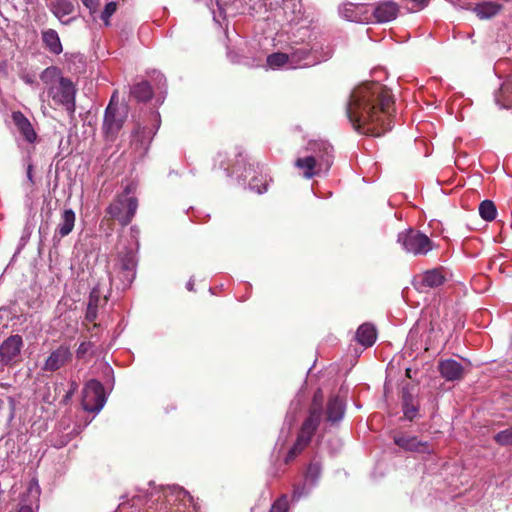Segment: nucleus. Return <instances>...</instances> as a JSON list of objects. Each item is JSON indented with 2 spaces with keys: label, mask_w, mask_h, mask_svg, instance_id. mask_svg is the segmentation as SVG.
<instances>
[{
  "label": "nucleus",
  "mask_w": 512,
  "mask_h": 512,
  "mask_svg": "<svg viewBox=\"0 0 512 512\" xmlns=\"http://www.w3.org/2000/svg\"><path fill=\"white\" fill-rule=\"evenodd\" d=\"M392 104V96L380 83L366 82L352 91L346 114L356 131L378 137L391 130Z\"/></svg>",
  "instance_id": "nucleus-1"
},
{
  "label": "nucleus",
  "mask_w": 512,
  "mask_h": 512,
  "mask_svg": "<svg viewBox=\"0 0 512 512\" xmlns=\"http://www.w3.org/2000/svg\"><path fill=\"white\" fill-rule=\"evenodd\" d=\"M288 55L290 68H305L330 59L333 49L314 28L301 26L293 32Z\"/></svg>",
  "instance_id": "nucleus-2"
},
{
  "label": "nucleus",
  "mask_w": 512,
  "mask_h": 512,
  "mask_svg": "<svg viewBox=\"0 0 512 512\" xmlns=\"http://www.w3.org/2000/svg\"><path fill=\"white\" fill-rule=\"evenodd\" d=\"M40 79L47 86V93L52 101L63 106L69 115H74L77 88L72 80L64 77L56 66L45 68L40 74Z\"/></svg>",
  "instance_id": "nucleus-3"
},
{
  "label": "nucleus",
  "mask_w": 512,
  "mask_h": 512,
  "mask_svg": "<svg viewBox=\"0 0 512 512\" xmlns=\"http://www.w3.org/2000/svg\"><path fill=\"white\" fill-rule=\"evenodd\" d=\"M308 150L309 155L296 159L295 167L302 171L306 179L327 175L333 164V147L326 141H315L309 144Z\"/></svg>",
  "instance_id": "nucleus-4"
},
{
  "label": "nucleus",
  "mask_w": 512,
  "mask_h": 512,
  "mask_svg": "<svg viewBox=\"0 0 512 512\" xmlns=\"http://www.w3.org/2000/svg\"><path fill=\"white\" fill-rule=\"evenodd\" d=\"M322 393L317 391L313 397V404L309 412V416L302 424L297 440L288 451L285 463L288 464L299 454L311 441L314 432L318 428L322 417Z\"/></svg>",
  "instance_id": "nucleus-5"
},
{
  "label": "nucleus",
  "mask_w": 512,
  "mask_h": 512,
  "mask_svg": "<svg viewBox=\"0 0 512 512\" xmlns=\"http://www.w3.org/2000/svg\"><path fill=\"white\" fill-rule=\"evenodd\" d=\"M135 191L134 183L127 184L107 208V213L117 219L122 226H127L136 214L138 200L134 196Z\"/></svg>",
  "instance_id": "nucleus-6"
},
{
  "label": "nucleus",
  "mask_w": 512,
  "mask_h": 512,
  "mask_svg": "<svg viewBox=\"0 0 512 512\" xmlns=\"http://www.w3.org/2000/svg\"><path fill=\"white\" fill-rule=\"evenodd\" d=\"M397 241L405 252L414 256L427 255L433 249V242L430 238L413 229L400 232Z\"/></svg>",
  "instance_id": "nucleus-7"
},
{
  "label": "nucleus",
  "mask_w": 512,
  "mask_h": 512,
  "mask_svg": "<svg viewBox=\"0 0 512 512\" xmlns=\"http://www.w3.org/2000/svg\"><path fill=\"white\" fill-rule=\"evenodd\" d=\"M157 122L153 126H140L138 125L132 132L131 147L133 149L134 158L142 159L148 152L150 144L159 128L160 119L159 114L154 115Z\"/></svg>",
  "instance_id": "nucleus-8"
},
{
  "label": "nucleus",
  "mask_w": 512,
  "mask_h": 512,
  "mask_svg": "<svg viewBox=\"0 0 512 512\" xmlns=\"http://www.w3.org/2000/svg\"><path fill=\"white\" fill-rule=\"evenodd\" d=\"M82 406L85 411L99 413L106 403V396L102 383L92 379L83 388Z\"/></svg>",
  "instance_id": "nucleus-9"
},
{
  "label": "nucleus",
  "mask_w": 512,
  "mask_h": 512,
  "mask_svg": "<svg viewBox=\"0 0 512 512\" xmlns=\"http://www.w3.org/2000/svg\"><path fill=\"white\" fill-rule=\"evenodd\" d=\"M72 356L69 346L60 345L49 353L41 369L44 372H55L66 366L72 360Z\"/></svg>",
  "instance_id": "nucleus-10"
},
{
  "label": "nucleus",
  "mask_w": 512,
  "mask_h": 512,
  "mask_svg": "<svg viewBox=\"0 0 512 512\" xmlns=\"http://www.w3.org/2000/svg\"><path fill=\"white\" fill-rule=\"evenodd\" d=\"M369 9V4L365 3H345L339 8V14L351 22L369 23L371 22Z\"/></svg>",
  "instance_id": "nucleus-11"
},
{
  "label": "nucleus",
  "mask_w": 512,
  "mask_h": 512,
  "mask_svg": "<svg viewBox=\"0 0 512 512\" xmlns=\"http://www.w3.org/2000/svg\"><path fill=\"white\" fill-rule=\"evenodd\" d=\"M167 502L180 501L181 505L188 512H201V506L198 500H195L184 488L173 485L165 491Z\"/></svg>",
  "instance_id": "nucleus-12"
},
{
  "label": "nucleus",
  "mask_w": 512,
  "mask_h": 512,
  "mask_svg": "<svg viewBox=\"0 0 512 512\" xmlns=\"http://www.w3.org/2000/svg\"><path fill=\"white\" fill-rule=\"evenodd\" d=\"M322 472V466L318 461H312L305 474V482L294 489L293 500H299L302 496L307 495L309 491L318 483Z\"/></svg>",
  "instance_id": "nucleus-13"
},
{
  "label": "nucleus",
  "mask_w": 512,
  "mask_h": 512,
  "mask_svg": "<svg viewBox=\"0 0 512 512\" xmlns=\"http://www.w3.org/2000/svg\"><path fill=\"white\" fill-rule=\"evenodd\" d=\"M371 22L386 23L394 20L398 14V5L393 1H383L378 4H369Z\"/></svg>",
  "instance_id": "nucleus-14"
},
{
  "label": "nucleus",
  "mask_w": 512,
  "mask_h": 512,
  "mask_svg": "<svg viewBox=\"0 0 512 512\" xmlns=\"http://www.w3.org/2000/svg\"><path fill=\"white\" fill-rule=\"evenodd\" d=\"M23 347V339L15 334L6 338L0 345V362L2 365H9L19 356Z\"/></svg>",
  "instance_id": "nucleus-15"
},
{
  "label": "nucleus",
  "mask_w": 512,
  "mask_h": 512,
  "mask_svg": "<svg viewBox=\"0 0 512 512\" xmlns=\"http://www.w3.org/2000/svg\"><path fill=\"white\" fill-rule=\"evenodd\" d=\"M41 494V489L37 479H32L29 482L26 493L21 499V505L18 512H35L38 509V502Z\"/></svg>",
  "instance_id": "nucleus-16"
},
{
  "label": "nucleus",
  "mask_w": 512,
  "mask_h": 512,
  "mask_svg": "<svg viewBox=\"0 0 512 512\" xmlns=\"http://www.w3.org/2000/svg\"><path fill=\"white\" fill-rule=\"evenodd\" d=\"M116 111L117 108L110 102L104 113L102 129L107 140H113L123 125V121L116 117Z\"/></svg>",
  "instance_id": "nucleus-17"
},
{
  "label": "nucleus",
  "mask_w": 512,
  "mask_h": 512,
  "mask_svg": "<svg viewBox=\"0 0 512 512\" xmlns=\"http://www.w3.org/2000/svg\"><path fill=\"white\" fill-rule=\"evenodd\" d=\"M394 443L406 451L427 454L432 452L428 442H422L415 436L398 435L394 437Z\"/></svg>",
  "instance_id": "nucleus-18"
},
{
  "label": "nucleus",
  "mask_w": 512,
  "mask_h": 512,
  "mask_svg": "<svg viewBox=\"0 0 512 512\" xmlns=\"http://www.w3.org/2000/svg\"><path fill=\"white\" fill-rule=\"evenodd\" d=\"M440 375L446 381H459L463 378L464 367L454 359H445L439 362Z\"/></svg>",
  "instance_id": "nucleus-19"
},
{
  "label": "nucleus",
  "mask_w": 512,
  "mask_h": 512,
  "mask_svg": "<svg viewBox=\"0 0 512 512\" xmlns=\"http://www.w3.org/2000/svg\"><path fill=\"white\" fill-rule=\"evenodd\" d=\"M136 253L133 250H127L119 254V266L127 284H131L136 274Z\"/></svg>",
  "instance_id": "nucleus-20"
},
{
  "label": "nucleus",
  "mask_w": 512,
  "mask_h": 512,
  "mask_svg": "<svg viewBox=\"0 0 512 512\" xmlns=\"http://www.w3.org/2000/svg\"><path fill=\"white\" fill-rule=\"evenodd\" d=\"M11 117L23 138L29 143H34L37 139V134L29 119L21 111L12 112Z\"/></svg>",
  "instance_id": "nucleus-21"
},
{
  "label": "nucleus",
  "mask_w": 512,
  "mask_h": 512,
  "mask_svg": "<svg viewBox=\"0 0 512 512\" xmlns=\"http://www.w3.org/2000/svg\"><path fill=\"white\" fill-rule=\"evenodd\" d=\"M76 215L72 209H65L61 214L60 222L57 225L53 239H59L69 235L75 225Z\"/></svg>",
  "instance_id": "nucleus-22"
},
{
  "label": "nucleus",
  "mask_w": 512,
  "mask_h": 512,
  "mask_svg": "<svg viewBox=\"0 0 512 512\" xmlns=\"http://www.w3.org/2000/svg\"><path fill=\"white\" fill-rule=\"evenodd\" d=\"M50 10L63 24H69L72 19L64 20V17L74 11V2L73 0H55L51 3Z\"/></svg>",
  "instance_id": "nucleus-23"
},
{
  "label": "nucleus",
  "mask_w": 512,
  "mask_h": 512,
  "mask_svg": "<svg viewBox=\"0 0 512 512\" xmlns=\"http://www.w3.org/2000/svg\"><path fill=\"white\" fill-rule=\"evenodd\" d=\"M446 276L442 268H433L421 275V285L427 288H436L444 284Z\"/></svg>",
  "instance_id": "nucleus-24"
},
{
  "label": "nucleus",
  "mask_w": 512,
  "mask_h": 512,
  "mask_svg": "<svg viewBox=\"0 0 512 512\" xmlns=\"http://www.w3.org/2000/svg\"><path fill=\"white\" fill-rule=\"evenodd\" d=\"M345 413V404L338 397H331L327 405V421L331 423L340 422Z\"/></svg>",
  "instance_id": "nucleus-25"
},
{
  "label": "nucleus",
  "mask_w": 512,
  "mask_h": 512,
  "mask_svg": "<svg viewBox=\"0 0 512 512\" xmlns=\"http://www.w3.org/2000/svg\"><path fill=\"white\" fill-rule=\"evenodd\" d=\"M42 41L45 48L54 55H59L63 51V47L59 35L54 29L42 31Z\"/></svg>",
  "instance_id": "nucleus-26"
},
{
  "label": "nucleus",
  "mask_w": 512,
  "mask_h": 512,
  "mask_svg": "<svg viewBox=\"0 0 512 512\" xmlns=\"http://www.w3.org/2000/svg\"><path fill=\"white\" fill-rule=\"evenodd\" d=\"M355 338L362 346L371 347L377 338L376 329L373 325L364 323L357 329Z\"/></svg>",
  "instance_id": "nucleus-27"
},
{
  "label": "nucleus",
  "mask_w": 512,
  "mask_h": 512,
  "mask_svg": "<svg viewBox=\"0 0 512 512\" xmlns=\"http://www.w3.org/2000/svg\"><path fill=\"white\" fill-rule=\"evenodd\" d=\"M130 94L138 102H146L151 99L153 92L149 82L142 80L131 87Z\"/></svg>",
  "instance_id": "nucleus-28"
},
{
  "label": "nucleus",
  "mask_w": 512,
  "mask_h": 512,
  "mask_svg": "<svg viewBox=\"0 0 512 512\" xmlns=\"http://www.w3.org/2000/svg\"><path fill=\"white\" fill-rule=\"evenodd\" d=\"M265 5L270 10L282 9L284 14H294L300 7V0H265Z\"/></svg>",
  "instance_id": "nucleus-29"
},
{
  "label": "nucleus",
  "mask_w": 512,
  "mask_h": 512,
  "mask_svg": "<svg viewBox=\"0 0 512 512\" xmlns=\"http://www.w3.org/2000/svg\"><path fill=\"white\" fill-rule=\"evenodd\" d=\"M266 62L269 68L274 70L279 68L291 69L288 53H272L267 56Z\"/></svg>",
  "instance_id": "nucleus-30"
},
{
  "label": "nucleus",
  "mask_w": 512,
  "mask_h": 512,
  "mask_svg": "<svg viewBox=\"0 0 512 512\" xmlns=\"http://www.w3.org/2000/svg\"><path fill=\"white\" fill-rule=\"evenodd\" d=\"M402 410L408 420H413L417 416L419 407L414 403L412 395L408 392L403 393Z\"/></svg>",
  "instance_id": "nucleus-31"
},
{
  "label": "nucleus",
  "mask_w": 512,
  "mask_h": 512,
  "mask_svg": "<svg viewBox=\"0 0 512 512\" xmlns=\"http://www.w3.org/2000/svg\"><path fill=\"white\" fill-rule=\"evenodd\" d=\"M474 10L480 19H489L499 12L500 6L495 3L487 2L478 4Z\"/></svg>",
  "instance_id": "nucleus-32"
},
{
  "label": "nucleus",
  "mask_w": 512,
  "mask_h": 512,
  "mask_svg": "<svg viewBox=\"0 0 512 512\" xmlns=\"http://www.w3.org/2000/svg\"><path fill=\"white\" fill-rule=\"evenodd\" d=\"M238 157L240 159L237 160V163H236L235 167L240 166V164L242 162H244V158H243L241 153L238 155ZM217 165L219 166L220 169H224V171H225V173H226V175L228 177H230L233 174L237 173V169L236 168H233L232 170H230L229 165L227 164V156L224 153L219 152L217 154V156H216V158L214 160V166H217Z\"/></svg>",
  "instance_id": "nucleus-33"
},
{
  "label": "nucleus",
  "mask_w": 512,
  "mask_h": 512,
  "mask_svg": "<svg viewBox=\"0 0 512 512\" xmlns=\"http://www.w3.org/2000/svg\"><path fill=\"white\" fill-rule=\"evenodd\" d=\"M99 296L95 291H92L89 296V301L86 308L85 319L89 322L95 321L98 314Z\"/></svg>",
  "instance_id": "nucleus-34"
},
{
  "label": "nucleus",
  "mask_w": 512,
  "mask_h": 512,
  "mask_svg": "<svg viewBox=\"0 0 512 512\" xmlns=\"http://www.w3.org/2000/svg\"><path fill=\"white\" fill-rule=\"evenodd\" d=\"M479 214L485 221H492L497 216L495 204L491 200H484L479 205Z\"/></svg>",
  "instance_id": "nucleus-35"
},
{
  "label": "nucleus",
  "mask_w": 512,
  "mask_h": 512,
  "mask_svg": "<svg viewBox=\"0 0 512 512\" xmlns=\"http://www.w3.org/2000/svg\"><path fill=\"white\" fill-rule=\"evenodd\" d=\"M116 10H117V3L115 1L108 2L105 5V7L100 15V19L104 22L105 26L110 25V18L113 16V14L116 12Z\"/></svg>",
  "instance_id": "nucleus-36"
},
{
  "label": "nucleus",
  "mask_w": 512,
  "mask_h": 512,
  "mask_svg": "<svg viewBox=\"0 0 512 512\" xmlns=\"http://www.w3.org/2000/svg\"><path fill=\"white\" fill-rule=\"evenodd\" d=\"M494 440L502 446L512 445V427L498 432Z\"/></svg>",
  "instance_id": "nucleus-37"
},
{
  "label": "nucleus",
  "mask_w": 512,
  "mask_h": 512,
  "mask_svg": "<svg viewBox=\"0 0 512 512\" xmlns=\"http://www.w3.org/2000/svg\"><path fill=\"white\" fill-rule=\"evenodd\" d=\"M261 182L258 178H253L249 183V188L252 191H255L258 194H263L268 190V181L265 179L261 185L259 183Z\"/></svg>",
  "instance_id": "nucleus-38"
},
{
  "label": "nucleus",
  "mask_w": 512,
  "mask_h": 512,
  "mask_svg": "<svg viewBox=\"0 0 512 512\" xmlns=\"http://www.w3.org/2000/svg\"><path fill=\"white\" fill-rule=\"evenodd\" d=\"M270 512H288V502L285 496L276 500L270 509Z\"/></svg>",
  "instance_id": "nucleus-39"
},
{
  "label": "nucleus",
  "mask_w": 512,
  "mask_h": 512,
  "mask_svg": "<svg viewBox=\"0 0 512 512\" xmlns=\"http://www.w3.org/2000/svg\"><path fill=\"white\" fill-rule=\"evenodd\" d=\"M131 501V506L134 507V506H137L139 502H142V495L140 494H137V495H133L130 499ZM127 502H129V500L127 501H122L118 507V512H123L124 510V507L125 505L127 504Z\"/></svg>",
  "instance_id": "nucleus-40"
},
{
  "label": "nucleus",
  "mask_w": 512,
  "mask_h": 512,
  "mask_svg": "<svg viewBox=\"0 0 512 512\" xmlns=\"http://www.w3.org/2000/svg\"><path fill=\"white\" fill-rule=\"evenodd\" d=\"M81 2L89 10L91 15L97 12L99 0H81Z\"/></svg>",
  "instance_id": "nucleus-41"
},
{
  "label": "nucleus",
  "mask_w": 512,
  "mask_h": 512,
  "mask_svg": "<svg viewBox=\"0 0 512 512\" xmlns=\"http://www.w3.org/2000/svg\"><path fill=\"white\" fill-rule=\"evenodd\" d=\"M77 388H78L77 383H76V382H74V381H72V382L70 383V389H69V390L66 392V394L63 396V398H62L61 402H62L63 404H67V403L70 401V399L72 398V396H73V394L75 393V391L77 390Z\"/></svg>",
  "instance_id": "nucleus-42"
},
{
  "label": "nucleus",
  "mask_w": 512,
  "mask_h": 512,
  "mask_svg": "<svg viewBox=\"0 0 512 512\" xmlns=\"http://www.w3.org/2000/svg\"><path fill=\"white\" fill-rule=\"evenodd\" d=\"M92 343L91 342H82L80 343V345L78 346V349L76 351L77 353V357L78 358H82L84 357V355L92 348Z\"/></svg>",
  "instance_id": "nucleus-43"
},
{
  "label": "nucleus",
  "mask_w": 512,
  "mask_h": 512,
  "mask_svg": "<svg viewBox=\"0 0 512 512\" xmlns=\"http://www.w3.org/2000/svg\"><path fill=\"white\" fill-rule=\"evenodd\" d=\"M415 7L418 9H423L426 7L429 3V0H412Z\"/></svg>",
  "instance_id": "nucleus-44"
},
{
  "label": "nucleus",
  "mask_w": 512,
  "mask_h": 512,
  "mask_svg": "<svg viewBox=\"0 0 512 512\" xmlns=\"http://www.w3.org/2000/svg\"><path fill=\"white\" fill-rule=\"evenodd\" d=\"M33 165L32 164H29L28 167H27V172H26V176H27V179L28 181L30 182L31 185L34 184V179H33Z\"/></svg>",
  "instance_id": "nucleus-45"
},
{
  "label": "nucleus",
  "mask_w": 512,
  "mask_h": 512,
  "mask_svg": "<svg viewBox=\"0 0 512 512\" xmlns=\"http://www.w3.org/2000/svg\"><path fill=\"white\" fill-rule=\"evenodd\" d=\"M42 400L45 402V403H48V404H52L54 401H55V397L51 396V395H44L42 397Z\"/></svg>",
  "instance_id": "nucleus-46"
},
{
  "label": "nucleus",
  "mask_w": 512,
  "mask_h": 512,
  "mask_svg": "<svg viewBox=\"0 0 512 512\" xmlns=\"http://www.w3.org/2000/svg\"><path fill=\"white\" fill-rule=\"evenodd\" d=\"M197 2H202L205 6H207L210 10L213 11V0H196Z\"/></svg>",
  "instance_id": "nucleus-47"
},
{
  "label": "nucleus",
  "mask_w": 512,
  "mask_h": 512,
  "mask_svg": "<svg viewBox=\"0 0 512 512\" xmlns=\"http://www.w3.org/2000/svg\"><path fill=\"white\" fill-rule=\"evenodd\" d=\"M9 400H10V403H11V413H10V416H9V420L11 421L14 418L15 404H14V400L12 398H10Z\"/></svg>",
  "instance_id": "nucleus-48"
},
{
  "label": "nucleus",
  "mask_w": 512,
  "mask_h": 512,
  "mask_svg": "<svg viewBox=\"0 0 512 512\" xmlns=\"http://www.w3.org/2000/svg\"><path fill=\"white\" fill-rule=\"evenodd\" d=\"M186 288L189 291H193L194 290V280L192 278H190L189 281L187 282Z\"/></svg>",
  "instance_id": "nucleus-49"
},
{
  "label": "nucleus",
  "mask_w": 512,
  "mask_h": 512,
  "mask_svg": "<svg viewBox=\"0 0 512 512\" xmlns=\"http://www.w3.org/2000/svg\"><path fill=\"white\" fill-rule=\"evenodd\" d=\"M23 80L26 84H29V85L33 84V82H34L33 78L29 75L24 76Z\"/></svg>",
  "instance_id": "nucleus-50"
},
{
  "label": "nucleus",
  "mask_w": 512,
  "mask_h": 512,
  "mask_svg": "<svg viewBox=\"0 0 512 512\" xmlns=\"http://www.w3.org/2000/svg\"><path fill=\"white\" fill-rule=\"evenodd\" d=\"M68 443V440H61L59 443L54 444L55 447L61 448Z\"/></svg>",
  "instance_id": "nucleus-51"
},
{
  "label": "nucleus",
  "mask_w": 512,
  "mask_h": 512,
  "mask_svg": "<svg viewBox=\"0 0 512 512\" xmlns=\"http://www.w3.org/2000/svg\"><path fill=\"white\" fill-rule=\"evenodd\" d=\"M131 232L134 234V236H137L139 234V229L136 226L131 227Z\"/></svg>",
  "instance_id": "nucleus-52"
},
{
  "label": "nucleus",
  "mask_w": 512,
  "mask_h": 512,
  "mask_svg": "<svg viewBox=\"0 0 512 512\" xmlns=\"http://www.w3.org/2000/svg\"><path fill=\"white\" fill-rule=\"evenodd\" d=\"M157 78H159L160 82L163 81L164 84L166 83V79L161 73H157Z\"/></svg>",
  "instance_id": "nucleus-53"
},
{
  "label": "nucleus",
  "mask_w": 512,
  "mask_h": 512,
  "mask_svg": "<svg viewBox=\"0 0 512 512\" xmlns=\"http://www.w3.org/2000/svg\"><path fill=\"white\" fill-rule=\"evenodd\" d=\"M2 407H3V401H2V399H0V410L2 409Z\"/></svg>",
  "instance_id": "nucleus-54"
},
{
  "label": "nucleus",
  "mask_w": 512,
  "mask_h": 512,
  "mask_svg": "<svg viewBox=\"0 0 512 512\" xmlns=\"http://www.w3.org/2000/svg\"><path fill=\"white\" fill-rule=\"evenodd\" d=\"M3 311H5V309L4 308H0V313H2Z\"/></svg>",
  "instance_id": "nucleus-55"
},
{
  "label": "nucleus",
  "mask_w": 512,
  "mask_h": 512,
  "mask_svg": "<svg viewBox=\"0 0 512 512\" xmlns=\"http://www.w3.org/2000/svg\"><path fill=\"white\" fill-rule=\"evenodd\" d=\"M175 512H181V511H180V508H177Z\"/></svg>",
  "instance_id": "nucleus-56"
}]
</instances>
